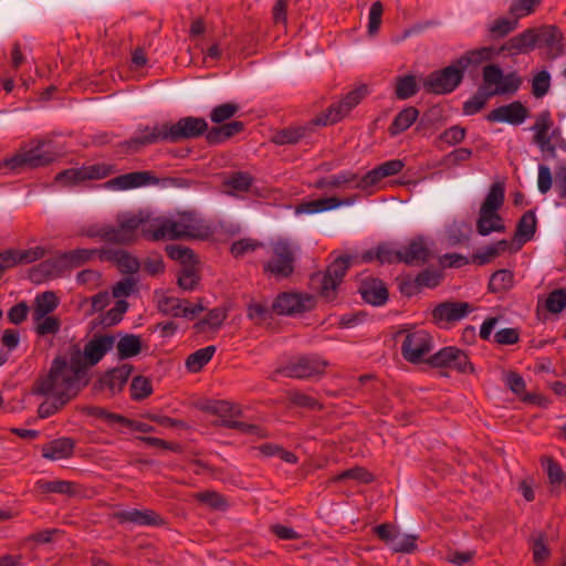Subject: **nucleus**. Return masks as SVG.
<instances>
[{
	"label": "nucleus",
	"mask_w": 566,
	"mask_h": 566,
	"mask_svg": "<svg viewBox=\"0 0 566 566\" xmlns=\"http://www.w3.org/2000/svg\"><path fill=\"white\" fill-rule=\"evenodd\" d=\"M208 133V124L203 118L182 117L177 123H156L154 126L139 124L133 136L120 144L127 153H136L142 148L158 144H175L184 139H192Z\"/></svg>",
	"instance_id": "nucleus-1"
},
{
	"label": "nucleus",
	"mask_w": 566,
	"mask_h": 566,
	"mask_svg": "<svg viewBox=\"0 0 566 566\" xmlns=\"http://www.w3.org/2000/svg\"><path fill=\"white\" fill-rule=\"evenodd\" d=\"M88 375L77 369L67 357L57 356L51 363L48 375L36 379L33 394L45 397H61L70 400L88 384Z\"/></svg>",
	"instance_id": "nucleus-2"
},
{
	"label": "nucleus",
	"mask_w": 566,
	"mask_h": 566,
	"mask_svg": "<svg viewBox=\"0 0 566 566\" xmlns=\"http://www.w3.org/2000/svg\"><path fill=\"white\" fill-rule=\"evenodd\" d=\"M522 84L517 72L504 74L497 64H488L482 70V85L478 92L463 103V113L474 115L479 113L492 96L513 95Z\"/></svg>",
	"instance_id": "nucleus-3"
},
{
	"label": "nucleus",
	"mask_w": 566,
	"mask_h": 566,
	"mask_svg": "<svg viewBox=\"0 0 566 566\" xmlns=\"http://www.w3.org/2000/svg\"><path fill=\"white\" fill-rule=\"evenodd\" d=\"M151 241L202 239L209 235L210 228L192 211L177 212L170 217L154 218V229L145 231Z\"/></svg>",
	"instance_id": "nucleus-4"
},
{
	"label": "nucleus",
	"mask_w": 566,
	"mask_h": 566,
	"mask_svg": "<svg viewBox=\"0 0 566 566\" xmlns=\"http://www.w3.org/2000/svg\"><path fill=\"white\" fill-rule=\"evenodd\" d=\"M264 253L266 255V259L262 262L264 275L275 280H284L294 273L301 247L289 238L277 237L266 242Z\"/></svg>",
	"instance_id": "nucleus-5"
},
{
	"label": "nucleus",
	"mask_w": 566,
	"mask_h": 566,
	"mask_svg": "<svg viewBox=\"0 0 566 566\" xmlns=\"http://www.w3.org/2000/svg\"><path fill=\"white\" fill-rule=\"evenodd\" d=\"M148 229H154V218L149 212H120L116 216V226H113V243L129 244L137 240L139 233L151 241V237L145 232Z\"/></svg>",
	"instance_id": "nucleus-6"
},
{
	"label": "nucleus",
	"mask_w": 566,
	"mask_h": 566,
	"mask_svg": "<svg viewBox=\"0 0 566 566\" xmlns=\"http://www.w3.org/2000/svg\"><path fill=\"white\" fill-rule=\"evenodd\" d=\"M534 132L533 142L541 150L544 159H555L557 150L566 151V139L559 127H554L549 111H543L531 127Z\"/></svg>",
	"instance_id": "nucleus-7"
},
{
	"label": "nucleus",
	"mask_w": 566,
	"mask_h": 566,
	"mask_svg": "<svg viewBox=\"0 0 566 566\" xmlns=\"http://www.w3.org/2000/svg\"><path fill=\"white\" fill-rule=\"evenodd\" d=\"M116 336L111 334H95L83 349L77 344L70 347V360L88 375V369L97 365L115 346Z\"/></svg>",
	"instance_id": "nucleus-8"
},
{
	"label": "nucleus",
	"mask_w": 566,
	"mask_h": 566,
	"mask_svg": "<svg viewBox=\"0 0 566 566\" xmlns=\"http://www.w3.org/2000/svg\"><path fill=\"white\" fill-rule=\"evenodd\" d=\"M50 143L38 140L30 149H21L13 156L1 161L0 168L12 172H20L24 168H39L50 165L55 159V154L45 149Z\"/></svg>",
	"instance_id": "nucleus-9"
},
{
	"label": "nucleus",
	"mask_w": 566,
	"mask_h": 566,
	"mask_svg": "<svg viewBox=\"0 0 566 566\" xmlns=\"http://www.w3.org/2000/svg\"><path fill=\"white\" fill-rule=\"evenodd\" d=\"M353 258L349 255L337 258L329 264L324 273H315L311 277L313 287L327 301L335 297L336 290L342 283Z\"/></svg>",
	"instance_id": "nucleus-10"
},
{
	"label": "nucleus",
	"mask_w": 566,
	"mask_h": 566,
	"mask_svg": "<svg viewBox=\"0 0 566 566\" xmlns=\"http://www.w3.org/2000/svg\"><path fill=\"white\" fill-rule=\"evenodd\" d=\"M400 335H405L401 355L411 364L422 361V358L433 348V338L426 329L400 331L398 336Z\"/></svg>",
	"instance_id": "nucleus-11"
},
{
	"label": "nucleus",
	"mask_w": 566,
	"mask_h": 566,
	"mask_svg": "<svg viewBox=\"0 0 566 566\" xmlns=\"http://www.w3.org/2000/svg\"><path fill=\"white\" fill-rule=\"evenodd\" d=\"M368 95L367 85H359L355 90L346 94L338 103L332 104L326 112L314 118L317 125H332L345 117L355 106H357L364 97Z\"/></svg>",
	"instance_id": "nucleus-12"
},
{
	"label": "nucleus",
	"mask_w": 566,
	"mask_h": 566,
	"mask_svg": "<svg viewBox=\"0 0 566 566\" xmlns=\"http://www.w3.org/2000/svg\"><path fill=\"white\" fill-rule=\"evenodd\" d=\"M327 361L316 355L302 356L276 369L284 377L305 379L325 373Z\"/></svg>",
	"instance_id": "nucleus-13"
},
{
	"label": "nucleus",
	"mask_w": 566,
	"mask_h": 566,
	"mask_svg": "<svg viewBox=\"0 0 566 566\" xmlns=\"http://www.w3.org/2000/svg\"><path fill=\"white\" fill-rule=\"evenodd\" d=\"M463 80L461 70L453 63L450 65L431 72L423 82L427 92L444 95L452 93Z\"/></svg>",
	"instance_id": "nucleus-14"
},
{
	"label": "nucleus",
	"mask_w": 566,
	"mask_h": 566,
	"mask_svg": "<svg viewBox=\"0 0 566 566\" xmlns=\"http://www.w3.org/2000/svg\"><path fill=\"white\" fill-rule=\"evenodd\" d=\"M474 311V306L468 302L446 301L436 305L431 311L432 321L441 328L462 321Z\"/></svg>",
	"instance_id": "nucleus-15"
},
{
	"label": "nucleus",
	"mask_w": 566,
	"mask_h": 566,
	"mask_svg": "<svg viewBox=\"0 0 566 566\" xmlns=\"http://www.w3.org/2000/svg\"><path fill=\"white\" fill-rule=\"evenodd\" d=\"M313 307V298L308 295L283 292L272 303V310L277 315H296L310 311Z\"/></svg>",
	"instance_id": "nucleus-16"
},
{
	"label": "nucleus",
	"mask_w": 566,
	"mask_h": 566,
	"mask_svg": "<svg viewBox=\"0 0 566 566\" xmlns=\"http://www.w3.org/2000/svg\"><path fill=\"white\" fill-rule=\"evenodd\" d=\"M538 45L537 28H528L523 32L510 38L497 49L499 55L506 54L515 56L527 54L535 50Z\"/></svg>",
	"instance_id": "nucleus-17"
},
{
	"label": "nucleus",
	"mask_w": 566,
	"mask_h": 566,
	"mask_svg": "<svg viewBox=\"0 0 566 566\" xmlns=\"http://www.w3.org/2000/svg\"><path fill=\"white\" fill-rule=\"evenodd\" d=\"M403 167L405 163L400 159L387 160L365 174L361 178H359L354 187L355 189L366 190L373 186H376L384 178L399 174Z\"/></svg>",
	"instance_id": "nucleus-18"
},
{
	"label": "nucleus",
	"mask_w": 566,
	"mask_h": 566,
	"mask_svg": "<svg viewBox=\"0 0 566 566\" xmlns=\"http://www.w3.org/2000/svg\"><path fill=\"white\" fill-rule=\"evenodd\" d=\"M528 116V109L518 101L499 106L492 109L486 119L492 123H507L510 125H521Z\"/></svg>",
	"instance_id": "nucleus-19"
},
{
	"label": "nucleus",
	"mask_w": 566,
	"mask_h": 566,
	"mask_svg": "<svg viewBox=\"0 0 566 566\" xmlns=\"http://www.w3.org/2000/svg\"><path fill=\"white\" fill-rule=\"evenodd\" d=\"M496 56H499V52L495 46H481L464 52L454 61V64L464 76L465 71H474L484 62H490Z\"/></svg>",
	"instance_id": "nucleus-20"
},
{
	"label": "nucleus",
	"mask_w": 566,
	"mask_h": 566,
	"mask_svg": "<svg viewBox=\"0 0 566 566\" xmlns=\"http://www.w3.org/2000/svg\"><path fill=\"white\" fill-rule=\"evenodd\" d=\"M114 518L119 524H134L138 526H158L164 524V520L154 510L129 509L114 513Z\"/></svg>",
	"instance_id": "nucleus-21"
},
{
	"label": "nucleus",
	"mask_w": 566,
	"mask_h": 566,
	"mask_svg": "<svg viewBox=\"0 0 566 566\" xmlns=\"http://www.w3.org/2000/svg\"><path fill=\"white\" fill-rule=\"evenodd\" d=\"M158 182L159 179L151 171L145 170L119 175L107 181V186L117 190H128Z\"/></svg>",
	"instance_id": "nucleus-22"
},
{
	"label": "nucleus",
	"mask_w": 566,
	"mask_h": 566,
	"mask_svg": "<svg viewBox=\"0 0 566 566\" xmlns=\"http://www.w3.org/2000/svg\"><path fill=\"white\" fill-rule=\"evenodd\" d=\"M400 263L420 266L430 258L429 245L423 237L411 239L407 245L400 248Z\"/></svg>",
	"instance_id": "nucleus-23"
},
{
	"label": "nucleus",
	"mask_w": 566,
	"mask_h": 566,
	"mask_svg": "<svg viewBox=\"0 0 566 566\" xmlns=\"http://www.w3.org/2000/svg\"><path fill=\"white\" fill-rule=\"evenodd\" d=\"M538 45L545 46L549 59H557L564 53L563 34L555 25H542L537 28Z\"/></svg>",
	"instance_id": "nucleus-24"
},
{
	"label": "nucleus",
	"mask_w": 566,
	"mask_h": 566,
	"mask_svg": "<svg viewBox=\"0 0 566 566\" xmlns=\"http://www.w3.org/2000/svg\"><path fill=\"white\" fill-rule=\"evenodd\" d=\"M101 260L114 262L124 274H134L140 268L138 259L122 249H102Z\"/></svg>",
	"instance_id": "nucleus-25"
},
{
	"label": "nucleus",
	"mask_w": 566,
	"mask_h": 566,
	"mask_svg": "<svg viewBox=\"0 0 566 566\" xmlns=\"http://www.w3.org/2000/svg\"><path fill=\"white\" fill-rule=\"evenodd\" d=\"M363 300L374 306H381L388 300V290L379 279H365L359 286Z\"/></svg>",
	"instance_id": "nucleus-26"
},
{
	"label": "nucleus",
	"mask_w": 566,
	"mask_h": 566,
	"mask_svg": "<svg viewBox=\"0 0 566 566\" xmlns=\"http://www.w3.org/2000/svg\"><path fill=\"white\" fill-rule=\"evenodd\" d=\"M316 126L318 125L314 123L313 118L310 123L305 125L286 127L284 129L276 132L272 137V142L275 145L280 146L297 144L302 139L311 136Z\"/></svg>",
	"instance_id": "nucleus-27"
},
{
	"label": "nucleus",
	"mask_w": 566,
	"mask_h": 566,
	"mask_svg": "<svg viewBox=\"0 0 566 566\" xmlns=\"http://www.w3.org/2000/svg\"><path fill=\"white\" fill-rule=\"evenodd\" d=\"M74 447L75 442L73 439L59 438L42 447V457L51 461L69 459L73 454Z\"/></svg>",
	"instance_id": "nucleus-28"
},
{
	"label": "nucleus",
	"mask_w": 566,
	"mask_h": 566,
	"mask_svg": "<svg viewBox=\"0 0 566 566\" xmlns=\"http://www.w3.org/2000/svg\"><path fill=\"white\" fill-rule=\"evenodd\" d=\"M400 249H395L389 243H380L374 249L367 250L361 254V262L369 263L377 260L380 264L400 263Z\"/></svg>",
	"instance_id": "nucleus-29"
},
{
	"label": "nucleus",
	"mask_w": 566,
	"mask_h": 566,
	"mask_svg": "<svg viewBox=\"0 0 566 566\" xmlns=\"http://www.w3.org/2000/svg\"><path fill=\"white\" fill-rule=\"evenodd\" d=\"M115 346L117 358L124 360L137 356L142 352L143 343L139 335L126 333L115 340Z\"/></svg>",
	"instance_id": "nucleus-30"
},
{
	"label": "nucleus",
	"mask_w": 566,
	"mask_h": 566,
	"mask_svg": "<svg viewBox=\"0 0 566 566\" xmlns=\"http://www.w3.org/2000/svg\"><path fill=\"white\" fill-rule=\"evenodd\" d=\"M133 366L130 364H123L108 370L103 377V386L108 388L112 392L120 391L124 385L127 382Z\"/></svg>",
	"instance_id": "nucleus-31"
},
{
	"label": "nucleus",
	"mask_w": 566,
	"mask_h": 566,
	"mask_svg": "<svg viewBox=\"0 0 566 566\" xmlns=\"http://www.w3.org/2000/svg\"><path fill=\"white\" fill-rule=\"evenodd\" d=\"M476 231L480 235L485 237L492 232H504L505 226L499 212L480 210Z\"/></svg>",
	"instance_id": "nucleus-32"
},
{
	"label": "nucleus",
	"mask_w": 566,
	"mask_h": 566,
	"mask_svg": "<svg viewBox=\"0 0 566 566\" xmlns=\"http://www.w3.org/2000/svg\"><path fill=\"white\" fill-rule=\"evenodd\" d=\"M59 306V298L54 292L40 293L34 298L32 319H40L53 313Z\"/></svg>",
	"instance_id": "nucleus-33"
},
{
	"label": "nucleus",
	"mask_w": 566,
	"mask_h": 566,
	"mask_svg": "<svg viewBox=\"0 0 566 566\" xmlns=\"http://www.w3.org/2000/svg\"><path fill=\"white\" fill-rule=\"evenodd\" d=\"M243 128L244 124L242 122L233 120L221 126L212 127L208 130L206 138L209 144H221L230 137L241 133Z\"/></svg>",
	"instance_id": "nucleus-34"
},
{
	"label": "nucleus",
	"mask_w": 566,
	"mask_h": 566,
	"mask_svg": "<svg viewBox=\"0 0 566 566\" xmlns=\"http://www.w3.org/2000/svg\"><path fill=\"white\" fill-rule=\"evenodd\" d=\"M70 269L65 252L41 262L38 266V270L48 277H59Z\"/></svg>",
	"instance_id": "nucleus-35"
},
{
	"label": "nucleus",
	"mask_w": 566,
	"mask_h": 566,
	"mask_svg": "<svg viewBox=\"0 0 566 566\" xmlns=\"http://www.w3.org/2000/svg\"><path fill=\"white\" fill-rule=\"evenodd\" d=\"M419 111L409 106L400 111L394 118L389 132L392 136L398 135L407 130L418 118Z\"/></svg>",
	"instance_id": "nucleus-36"
},
{
	"label": "nucleus",
	"mask_w": 566,
	"mask_h": 566,
	"mask_svg": "<svg viewBox=\"0 0 566 566\" xmlns=\"http://www.w3.org/2000/svg\"><path fill=\"white\" fill-rule=\"evenodd\" d=\"M75 484L65 480H39L35 483V489L43 494L55 493L72 496L75 494Z\"/></svg>",
	"instance_id": "nucleus-37"
},
{
	"label": "nucleus",
	"mask_w": 566,
	"mask_h": 566,
	"mask_svg": "<svg viewBox=\"0 0 566 566\" xmlns=\"http://www.w3.org/2000/svg\"><path fill=\"white\" fill-rule=\"evenodd\" d=\"M518 27V20L512 18H499L488 24L489 36L493 40L503 39Z\"/></svg>",
	"instance_id": "nucleus-38"
},
{
	"label": "nucleus",
	"mask_w": 566,
	"mask_h": 566,
	"mask_svg": "<svg viewBox=\"0 0 566 566\" xmlns=\"http://www.w3.org/2000/svg\"><path fill=\"white\" fill-rule=\"evenodd\" d=\"M217 348L214 345H209L190 354L186 359L187 369L191 373L199 371L205 365H207L211 360Z\"/></svg>",
	"instance_id": "nucleus-39"
},
{
	"label": "nucleus",
	"mask_w": 566,
	"mask_h": 566,
	"mask_svg": "<svg viewBox=\"0 0 566 566\" xmlns=\"http://www.w3.org/2000/svg\"><path fill=\"white\" fill-rule=\"evenodd\" d=\"M536 223L535 212L526 211L517 222L515 237L523 242L532 240L536 231Z\"/></svg>",
	"instance_id": "nucleus-40"
},
{
	"label": "nucleus",
	"mask_w": 566,
	"mask_h": 566,
	"mask_svg": "<svg viewBox=\"0 0 566 566\" xmlns=\"http://www.w3.org/2000/svg\"><path fill=\"white\" fill-rule=\"evenodd\" d=\"M253 184V177L249 172L235 171L232 172L226 180L224 186L230 188L229 195L234 192H247Z\"/></svg>",
	"instance_id": "nucleus-41"
},
{
	"label": "nucleus",
	"mask_w": 566,
	"mask_h": 566,
	"mask_svg": "<svg viewBox=\"0 0 566 566\" xmlns=\"http://www.w3.org/2000/svg\"><path fill=\"white\" fill-rule=\"evenodd\" d=\"M505 199L504 186L495 182L490 187V190L480 208V210L499 212Z\"/></svg>",
	"instance_id": "nucleus-42"
},
{
	"label": "nucleus",
	"mask_w": 566,
	"mask_h": 566,
	"mask_svg": "<svg viewBox=\"0 0 566 566\" xmlns=\"http://www.w3.org/2000/svg\"><path fill=\"white\" fill-rule=\"evenodd\" d=\"M514 274L512 271L501 269L495 271L489 281V290L492 293H500L510 290L513 286Z\"/></svg>",
	"instance_id": "nucleus-43"
},
{
	"label": "nucleus",
	"mask_w": 566,
	"mask_h": 566,
	"mask_svg": "<svg viewBox=\"0 0 566 566\" xmlns=\"http://www.w3.org/2000/svg\"><path fill=\"white\" fill-rule=\"evenodd\" d=\"M507 249V241L501 240L490 245H486L482 250L478 251L473 254L472 260L474 263L479 265H484L489 263L492 259L497 256L501 252H504Z\"/></svg>",
	"instance_id": "nucleus-44"
},
{
	"label": "nucleus",
	"mask_w": 566,
	"mask_h": 566,
	"mask_svg": "<svg viewBox=\"0 0 566 566\" xmlns=\"http://www.w3.org/2000/svg\"><path fill=\"white\" fill-rule=\"evenodd\" d=\"M272 305L270 306L266 301L264 302H250L247 307V316L252 322L260 324L272 317Z\"/></svg>",
	"instance_id": "nucleus-45"
},
{
	"label": "nucleus",
	"mask_w": 566,
	"mask_h": 566,
	"mask_svg": "<svg viewBox=\"0 0 566 566\" xmlns=\"http://www.w3.org/2000/svg\"><path fill=\"white\" fill-rule=\"evenodd\" d=\"M339 207V202L335 201V197L318 198L315 200L303 202L300 207L302 212L313 214L329 211Z\"/></svg>",
	"instance_id": "nucleus-46"
},
{
	"label": "nucleus",
	"mask_w": 566,
	"mask_h": 566,
	"mask_svg": "<svg viewBox=\"0 0 566 566\" xmlns=\"http://www.w3.org/2000/svg\"><path fill=\"white\" fill-rule=\"evenodd\" d=\"M418 85L413 75H403L397 77L396 81V96L398 99H408L416 95Z\"/></svg>",
	"instance_id": "nucleus-47"
},
{
	"label": "nucleus",
	"mask_w": 566,
	"mask_h": 566,
	"mask_svg": "<svg viewBox=\"0 0 566 566\" xmlns=\"http://www.w3.org/2000/svg\"><path fill=\"white\" fill-rule=\"evenodd\" d=\"M81 233L91 239H99L102 241L113 243V224L95 223L86 226Z\"/></svg>",
	"instance_id": "nucleus-48"
},
{
	"label": "nucleus",
	"mask_w": 566,
	"mask_h": 566,
	"mask_svg": "<svg viewBox=\"0 0 566 566\" xmlns=\"http://www.w3.org/2000/svg\"><path fill=\"white\" fill-rule=\"evenodd\" d=\"M265 244L266 242H261L251 238H243L231 244L230 252L234 258H241L249 252H253L259 249L264 250Z\"/></svg>",
	"instance_id": "nucleus-49"
},
{
	"label": "nucleus",
	"mask_w": 566,
	"mask_h": 566,
	"mask_svg": "<svg viewBox=\"0 0 566 566\" xmlns=\"http://www.w3.org/2000/svg\"><path fill=\"white\" fill-rule=\"evenodd\" d=\"M417 535L402 534L398 531L394 541L390 544V548L396 553H412L417 548Z\"/></svg>",
	"instance_id": "nucleus-50"
},
{
	"label": "nucleus",
	"mask_w": 566,
	"mask_h": 566,
	"mask_svg": "<svg viewBox=\"0 0 566 566\" xmlns=\"http://www.w3.org/2000/svg\"><path fill=\"white\" fill-rule=\"evenodd\" d=\"M117 169L114 165L99 163L90 166H83L85 180H98L108 177L116 172Z\"/></svg>",
	"instance_id": "nucleus-51"
},
{
	"label": "nucleus",
	"mask_w": 566,
	"mask_h": 566,
	"mask_svg": "<svg viewBox=\"0 0 566 566\" xmlns=\"http://www.w3.org/2000/svg\"><path fill=\"white\" fill-rule=\"evenodd\" d=\"M34 331L39 336L55 335L60 332L61 321L55 316L46 315L40 319H33Z\"/></svg>",
	"instance_id": "nucleus-52"
},
{
	"label": "nucleus",
	"mask_w": 566,
	"mask_h": 566,
	"mask_svg": "<svg viewBox=\"0 0 566 566\" xmlns=\"http://www.w3.org/2000/svg\"><path fill=\"white\" fill-rule=\"evenodd\" d=\"M70 268H78L98 254L101 258V250L97 249H75L65 252Z\"/></svg>",
	"instance_id": "nucleus-53"
},
{
	"label": "nucleus",
	"mask_w": 566,
	"mask_h": 566,
	"mask_svg": "<svg viewBox=\"0 0 566 566\" xmlns=\"http://www.w3.org/2000/svg\"><path fill=\"white\" fill-rule=\"evenodd\" d=\"M542 464L545 468L551 484L560 485L566 481V473L553 458H545Z\"/></svg>",
	"instance_id": "nucleus-54"
},
{
	"label": "nucleus",
	"mask_w": 566,
	"mask_h": 566,
	"mask_svg": "<svg viewBox=\"0 0 566 566\" xmlns=\"http://www.w3.org/2000/svg\"><path fill=\"white\" fill-rule=\"evenodd\" d=\"M539 3L541 0H512L509 12L512 17L520 20L521 18L532 14Z\"/></svg>",
	"instance_id": "nucleus-55"
},
{
	"label": "nucleus",
	"mask_w": 566,
	"mask_h": 566,
	"mask_svg": "<svg viewBox=\"0 0 566 566\" xmlns=\"http://www.w3.org/2000/svg\"><path fill=\"white\" fill-rule=\"evenodd\" d=\"M356 480L361 483H369L373 481V474L368 472L366 469L360 467H355L348 470L340 472L332 478L333 482H342L345 480Z\"/></svg>",
	"instance_id": "nucleus-56"
},
{
	"label": "nucleus",
	"mask_w": 566,
	"mask_h": 566,
	"mask_svg": "<svg viewBox=\"0 0 566 566\" xmlns=\"http://www.w3.org/2000/svg\"><path fill=\"white\" fill-rule=\"evenodd\" d=\"M167 255L175 261H179L185 266L191 265L195 262L193 251L178 244H169L166 247Z\"/></svg>",
	"instance_id": "nucleus-57"
},
{
	"label": "nucleus",
	"mask_w": 566,
	"mask_h": 566,
	"mask_svg": "<svg viewBox=\"0 0 566 566\" xmlns=\"http://www.w3.org/2000/svg\"><path fill=\"white\" fill-rule=\"evenodd\" d=\"M153 392L151 382L143 376H136L130 384V396L134 400H143Z\"/></svg>",
	"instance_id": "nucleus-58"
},
{
	"label": "nucleus",
	"mask_w": 566,
	"mask_h": 566,
	"mask_svg": "<svg viewBox=\"0 0 566 566\" xmlns=\"http://www.w3.org/2000/svg\"><path fill=\"white\" fill-rule=\"evenodd\" d=\"M329 189H338L344 187H352L359 180L357 175L350 170H343L336 175L328 176Z\"/></svg>",
	"instance_id": "nucleus-59"
},
{
	"label": "nucleus",
	"mask_w": 566,
	"mask_h": 566,
	"mask_svg": "<svg viewBox=\"0 0 566 566\" xmlns=\"http://www.w3.org/2000/svg\"><path fill=\"white\" fill-rule=\"evenodd\" d=\"M551 87V74L546 70L539 71L532 80V94L541 98L545 96Z\"/></svg>",
	"instance_id": "nucleus-60"
},
{
	"label": "nucleus",
	"mask_w": 566,
	"mask_h": 566,
	"mask_svg": "<svg viewBox=\"0 0 566 566\" xmlns=\"http://www.w3.org/2000/svg\"><path fill=\"white\" fill-rule=\"evenodd\" d=\"M158 310L174 317H181L184 314V305L181 300L174 296H164L158 301Z\"/></svg>",
	"instance_id": "nucleus-61"
},
{
	"label": "nucleus",
	"mask_w": 566,
	"mask_h": 566,
	"mask_svg": "<svg viewBox=\"0 0 566 566\" xmlns=\"http://www.w3.org/2000/svg\"><path fill=\"white\" fill-rule=\"evenodd\" d=\"M458 353V347L447 346L438 350L436 354L431 355L428 359V363L432 367H446L449 368L452 359L454 358V354Z\"/></svg>",
	"instance_id": "nucleus-62"
},
{
	"label": "nucleus",
	"mask_w": 566,
	"mask_h": 566,
	"mask_svg": "<svg viewBox=\"0 0 566 566\" xmlns=\"http://www.w3.org/2000/svg\"><path fill=\"white\" fill-rule=\"evenodd\" d=\"M239 111V105L235 103H224L212 108L210 113L211 122L216 124L223 123L230 119Z\"/></svg>",
	"instance_id": "nucleus-63"
},
{
	"label": "nucleus",
	"mask_w": 566,
	"mask_h": 566,
	"mask_svg": "<svg viewBox=\"0 0 566 566\" xmlns=\"http://www.w3.org/2000/svg\"><path fill=\"white\" fill-rule=\"evenodd\" d=\"M546 308L549 313H560L566 308V291L557 289L552 291L546 298Z\"/></svg>",
	"instance_id": "nucleus-64"
}]
</instances>
